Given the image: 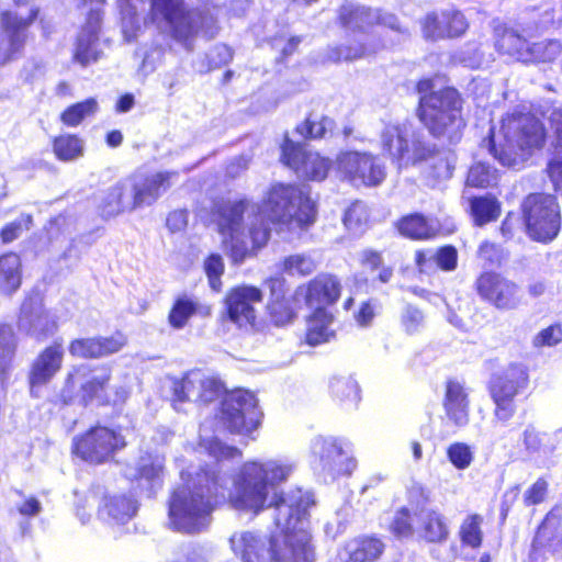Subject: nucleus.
Returning a JSON list of instances; mask_svg holds the SVG:
<instances>
[{
	"instance_id": "nucleus-1",
	"label": "nucleus",
	"mask_w": 562,
	"mask_h": 562,
	"mask_svg": "<svg viewBox=\"0 0 562 562\" xmlns=\"http://www.w3.org/2000/svg\"><path fill=\"white\" fill-rule=\"evenodd\" d=\"M216 212L223 250L237 265L267 245L270 228L266 218L294 229L311 225L316 216L314 201L300 188L283 183L269 189L262 206L243 199L217 205Z\"/></svg>"
},
{
	"instance_id": "nucleus-2",
	"label": "nucleus",
	"mask_w": 562,
	"mask_h": 562,
	"mask_svg": "<svg viewBox=\"0 0 562 562\" xmlns=\"http://www.w3.org/2000/svg\"><path fill=\"white\" fill-rule=\"evenodd\" d=\"M276 505L277 529L269 539L270 562H315V548L308 530L313 494H271Z\"/></svg>"
},
{
	"instance_id": "nucleus-3",
	"label": "nucleus",
	"mask_w": 562,
	"mask_h": 562,
	"mask_svg": "<svg viewBox=\"0 0 562 562\" xmlns=\"http://www.w3.org/2000/svg\"><path fill=\"white\" fill-rule=\"evenodd\" d=\"M542 122L531 113L513 112L502 119L497 133L492 132L490 151L503 165L519 168L546 142Z\"/></svg>"
},
{
	"instance_id": "nucleus-4",
	"label": "nucleus",
	"mask_w": 562,
	"mask_h": 562,
	"mask_svg": "<svg viewBox=\"0 0 562 562\" xmlns=\"http://www.w3.org/2000/svg\"><path fill=\"white\" fill-rule=\"evenodd\" d=\"M417 88L423 93L419 100L420 121L435 137L446 138L449 143L459 142L465 124L458 91L453 88L434 90L432 79L420 80Z\"/></svg>"
},
{
	"instance_id": "nucleus-5",
	"label": "nucleus",
	"mask_w": 562,
	"mask_h": 562,
	"mask_svg": "<svg viewBox=\"0 0 562 562\" xmlns=\"http://www.w3.org/2000/svg\"><path fill=\"white\" fill-rule=\"evenodd\" d=\"M153 20L164 29L171 37L191 49L194 36L201 34L205 37H214L217 32L216 18L209 7L186 10L182 0H151Z\"/></svg>"
},
{
	"instance_id": "nucleus-6",
	"label": "nucleus",
	"mask_w": 562,
	"mask_h": 562,
	"mask_svg": "<svg viewBox=\"0 0 562 562\" xmlns=\"http://www.w3.org/2000/svg\"><path fill=\"white\" fill-rule=\"evenodd\" d=\"M423 138V133L417 132L407 120L383 122L380 133L382 148L400 167L432 157L435 148Z\"/></svg>"
},
{
	"instance_id": "nucleus-7",
	"label": "nucleus",
	"mask_w": 562,
	"mask_h": 562,
	"mask_svg": "<svg viewBox=\"0 0 562 562\" xmlns=\"http://www.w3.org/2000/svg\"><path fill=\"white\" fill-rule=\"evenodd\" d=\"M350 447V442L341 437L316 436L311 440V463L325 475V482L348 476L355 471L357 460Z\"/></svg>"
},
{
	"instance_id": "nucleus-8",
	"label": "nucleus",
	"mask_w": 562,
	"mask_h": 562,
	"mask_svg": "<svg viewBox=\"0 0 562 562\" xmlns=\"http://www.w3.org/2000/svg\"><path fill=\"white\" fill-rule=\"evenodd\" d=\"M528 235L537 241L553 240L561 227V214L557 199L551 194L528 195L522 203Z\"/></svg>"
},
{
	"instance_id": "nucleus-9",
	"label": "nucleus",
	"mask_w": 562,
	"mask_h": 562,
	"mask_svg": "<svg viewBox=\"0 0 562 562\" xmlns=\"http://www.w3.org/2000/svg\"><path fill=\"white\" fill-rule=\"evenodd\" d=\"M212 496L213 494H172L168 503V526L186 533L205 528L213 510Z\"/></svg>"
},
{
	"instance_id": "nucleus-10",
	"label": "nucleus",
	"mask_w": 562,
	"mask_h": 562,
	"mask_svg": "<svg viewBox=\"0 0 562 562\" xmlns=\"http://www.w3.org/2000/svg\"><path fill=\"white\" fill-rule=\"evenodd\" d=\"M262 413L254 393L236 390L222 402V419L231 432L250 435L261 420Z\"/></svg>"
},
{
	"instance_id": "nucleus-11",
	"label": "nucleus",
	"mask_w": 562,
	"mask_h": 562,
	"mask_svg": "<svg viewBox=\"0 0 562 562\" xmlns=\"http://www.w3.org/2000/svg\"><path fill=\"white\" fill-rule=\"evenodd\" d=\"M338 176L353 187H376L385 178V167L378 156L361 151H346L336 160Z\"/></svg>"
},
{
	"instance_id": "nucleus-12",
	"label": "nucleus",
	"mask_w": 562,
	"mask_h": 562,
	"mask_svg": "<svg viewBox=\"0 0 562 562\" xmlns=\"http://www.w3.org/2000/svg\"><path fill=\"white\" fill-rule=\"evenodd\" d=\"M125 447L121 434L108 427H93L85 435L75 437L72 451L86 462L100 464L110 460L114 453Z\"/></svg>"
},
{
	"instance_id": "nucleus-13",
	"label": "nucleus",
	"mask_w": 562,
	"mask_h": 562,
	"mask_svg": "<svg viewBox=\"0 0 562 562\" xmlns=\"http://www.w3.org/2000/svg\"><path fill=\"white\" fill-rule=\"evenodd\" d=\"M37 13V9L31 8L27 15L20 11H3L0 14V66L12 60L23 48L26 31Z\"/></svg>"
},
{
	"instance_id": "nucleus-14",
	"label": "nucleus",
	"mask_w": 562,
	"mask_h": 562,
	"mask_svg": "<svg viewBox=\"0 0 562 562\" xmlns=\"http://www.w3.org/2000/svg\"><path fill=\"white\" fill-rule=\"evenodd\" d=\"M263 299L262 291L254 285L232 288L225 296L228 319L239 328L249 330L257 325V305Z\"/></svg>"
},
{
	"instance_id": "nucleus-15",
	"label": "nucleus",
	"mask_w": 562,
	"mask_h": 562,
	"mask_svg": "<svg viewBox=\"0 0 562 562\" xmlns=\"http://www.w3.org/2000/svg\"><path fill=\"white\" fill-rule=\"evenodd\" d=\"M282 161L301 178L322 181L327 177L330 162L318 153L307 150L300 144L285 139L282 145Z\"/></svg>"
},
{
	"instance_id": "nucleus-16",
	"label": "nucleus",
	"mask_w": 562,
	"mask_h": 562,
	"mask_svg": "<svg viewBox=\"0 0 562 562\" xmlns=\"http://www.w3.org/2000/svg\"><path fill=\"white\" fill-rule=\"evenodd\" d=\"M220 394V382L200 370L191 371L183 379L173 383V395L179 402L209 403L214 401Z\"/></svg>"
},
{
	"instance_id": "nucleus-17",
	"label": "nucleus",
	"mask_w": 562,
	"mask_h": 562,
	"mask_svg": "<svg viewBox=\"0 0 562 562\" xmlns=\"http://www.w3.org/2000/svg\"><path fill=\"white\" fill-rule=\"evenodd\" d=\"M479 294L497 308L512 310L519 305L521 294L512 281L495 273H483L476 282Z\"/></svg>"
},
{
	"instance_id": "nucleus-18",
	"label": "nucleus",
	"mask_w": 562,
	"mask_h": 562,
	"mask_svg": "<svg viewBox=\"0 0 562 562\" xmlns=\"http://www.w3.org/2000/svg\"><path fill=\"white\" fill-rule=\"evenodd\" d=\"M172 176V172H137L127 178L134 209L154 204L169 189Z\"/></svg>"
},
{
	"instance_id": "nucleus-19",
	"label": "nucleus",
	"mask_w": 562,
	"mask_h": 562,
	"mask_svg": "<svg viewBox=\"0 0 562 562\" xmlns=\"http://www.w3.org/2000/svg\"><path fill=\"white\" fill-rule=\"evenodd\" d=\"M341 294L339 280L331 274H318L313 280L296 288L295 299L303 300L310 307H325L335 304Z\"/></svg>"
},
{
	"instance_id": "nucleus-20",
	"label": "nucleus",
	"mask_w": 562,
	"mask_h": 562,
	"mask_svg": "<svg viewBox=\"0 0 562 562\" xmlns=\"http://www.w3.org/2000/svg\"><path fill=\"white\" fill-rule=\"evenodd\" d=\"M468 26L465 16L454 9L429 13L422 22L424 36L429 40L461 36Z\"/></svg>"
},
{
	"instance_id": "nucleus-21",
	"label": "nucleus",
	"mask_w": 562,
	"mask_h": 562,
	"mask_svg": "<svg viewBox=\"0 0 562 562\" xmlns=\"http://www.w3.org/2000/svg\"><path fill=\"white\" fill-rule=\"evenodd\" d=\"M20 328L36 339H44L56 329V322L38 296L26 299L21 307Z\"/></svg>"
},
{
	"instance_id": "nucleus-22",
	"label": "nucleus",
	"mask_w": 562,
	"mask_h": 562,
	"mask_svg": "<svg viewBox=\"0 0 562 562\" xmlns=\"http://www.w3.org/2000/svg\"><path fill=\"white\" fill-rule=\"evenodd\" d=\"M86 367L76 368L74 373H69L67 378V386L75 389L80 384L82 397L85 401L97 400L102 404H110L111 395L106 385L110 380V372L106 369L91 372L88 376Z\"/></svg>"
},
{
	"instance_id": "nucleus-23",
	"label": "nucleus",
	"mask_w": 562,
	"mask_h": 562,
	"mask_svg": "<svg viewBox=\"0 0 562 562\" xmlns=\"http://www.w3.org/2000/svg\"><path fill=\"white\" fill-rule=\"evenodd\" d=\"M101 19L100 10L91 9L87 24L77 37L74 48V60L83 67L95 63L101 56L102 52L98 36Z\"/></svg>"
},
{
	"instance_id": "nucleus-24",
	"label": "nucleus",
	"mask_w": 562,
	"mask_h": 562,
	"mask_svg": "<svg viewBox=\"0 0 562 562\" xmlns=\"http://www.w3.org/2000/svg\"><path fill=\"white\" fill-rule=\"evenodd\" d=\"M528 384V373L524 366L512 363L494 373L490 381V395L515 398Z\"/></svg>"
},
{
	"instance_id": "nucleus-25",
	"label": "nucleus",
	"mask_w": 562,
	"mask_h": 562,
	"mask_svg": "<svg viewBox=\"0 0 562 562\" xmlns=\"http://www.w3.org/2000/svg\"><path fill=\"white\" fill-rule=\"evenodd\" d=\"M340 20L349 29L364 30L367 26L379 24L391 30H398L396 16L390 13H382L378 9L355 8L351 4H345L340 10Z\"/></svg>"
},
{
	"instance_id": "nucleus-26",
	"label": "nucleus",
	"mask_w": 562,
	"mask_h": 562,
	"mask_svg": "<svg viewBox=\"0 0 562 562\" xmlns=\"http://www.w3.org/2000/svg\"><path fill=\"white\" fill-rule=\"evenodd\" d=\"M64 359V349L60 344L55 342L46 347L33 361L29 380L31 390L49 382L60 370Z\"/></svg>"
},
{
	"instance_id": "nucleus-27",
	"label": "nucleus",
	"mask_w": 562,
	"mask_h": 562,
	"mask_svg": "<svg viewBox=\"0 0 562 562\" xmlns=\"http://www.w3.org/2000/svg\"><path fill=\"white\" fill-rule=\"evenodd\" d=\"M125 345L124 335L116 333L111 337L76 339L71 341L69 352L80 358H99L115 353Z\"/></svg>"
},
{
	"instance_id": "nucleus-28",
	"label": "nucleus",
	"mask_w": 562,
	"mask_h": 562,
	"mask_svg": "<svg viewBox=\"0 0 562 562\" xmlns=\"http://www.w3.org/2000/svg\"><path fill=\"white\" fill-rule=\"evenodd\" d=\"M417 519L416 538L428 543H442L449 535L446 517L436 509L423 507L415 512Z\"/></svg>"
},
{
	"instance_id": "nucleus-29",
	"label": "nucleus",
	"mask_w": 562,
	"mask_h": 562,
	"mask_svg": "<svg viewBox=\"0 0 562 562\" xmlns=\"http://www.w3.org/2000/svg\"><path fill=\"white\" fill-rule=\"evenodd\" d=\"M137 509L138 502L133 494H104L99 516L110 524L123 525L136 515Z\"/></svg>"
},
{
	"instance_id": "nucleus-30",
	"label": "nucleus",
	"mask_w": 562,
	"mask_h": 562,
	"mask_svg": "<svg viewBox=\"0 0 562 562\" xmlns=\"http://www.w3.org/2000/svg\"><path fill=\"white\" fill-rule=\"evenodd\" d=\"M234 554L241 562H270L267 543L255 532L236 531L229 539Z\"/></svg>"
},
{
	"instance_id": "nucleus-31",
	"label": "nucleus",
	"mask_w": 562,
	"mask_h": 562,
	"mask_svg": "<svg viewBox=\"0 0 562 562\" xmlns=\"http://www.w3.org/2000/svg\"><path fill=\"white\" fill-rule=\"evenodd\" d=\"M443 406L448 419L456 427L460 428L469 423L468 393L461 382L456 380L447 382Z\"/></svg>"
},
{
	"instance_id": "nucleus-32",
	"label": "nucleus",
	"mask_w": 562,
	"mask_h": 562,
	"mask_svg": "<svg viewBox=\"0 0 562 562\" xmlns=\"http://www.w3.org/2000/svg\"><path fill=\"white\" fill-rule=\"evenodd\" d=\"M336 337L334 315L325 307H317L306 321L305 340L310 346L331 341Z\"/></svg>"
},
{
	"instance_id": "nucleus-33",
	"label": "nucleus",
	"mask_w": 562,
	"mask_h": 562,
	"mask_svg": "<svg viewBox=\"0 0 562 562\" xmlns=\"http://www.w3.org/2000/svg\"><path fill=\"white\" fill-rule=\"evenodd\" d=\"M132 203L131 186L124 179L102 194L99 209L103 217H112L126 210H135Z\"/></svg>"
},
{
	"instance_id": "nucleus-34",
	"label": "nucleus",
	"mask_w": 562,
	"mask_h": 562,
	"mask_svg": "<svg viewBox=\"0 0 562 562\" xmlns=\"http://www.w3.org/2000/svg\"><path fill=\"white\" fill-rule=\"evenodd\" d=\"M329 394L344 409H356L360 402V387L351 375H333L328 382Z\"/></svg>"
},
{
	"instance_id": "nucleus-35",
	"label": "nucleus",
	"mask_w": 562,
	"mask_h": 562,
	"mask_svg": "<svg viewBox=\"0 0 562 562\" xmlns=\"http://www.w3.org/2000/svg\"><path fill=\"white\" fill-rule=\"evenodd\" d=\"M495 32V47L503 54L516 58L517 60L529 63L530 54L528 53L529 44L524 37L512 29L504 26H496Z\"/></svg>"
},
{
	"instance_id": "nucleus-36",
	"label": "nucleus",
	"mask_w": 562,
	"mask_h": 562,
	"mask_svg": "<svg viewBox=\"0 0 562 562\" xmlns=\"http://www.w3.org/2000/svg\"><path fill=\"white\" fill-rule=\"evenodd\" d=\"M265 461L245 462L234 476L233 484L241 492H262L267 488Z\"/></svg>"
},
{
	"instance_id": "nucleus-37",
	"label": "nucleus",
	"mask_w": 562,
	"mask_h": 562,
	"mask_svg": "<svg viewBox=\"0 0 562 562\" xmlns=\"http://www.w3.org/2000/svg\"><path fill=\"white\" fill-rule=\"evenodd\" d=\"M181 480L188 492L203 491L212 492L218 488H227L226 479L215 469L201 470L192 476L190 471L181 472Z\"/></svg>"
},
{
	"instance_id": "nucleus-38",
	"label": "nucleus",
	"mask_w": 562,
	"mask_h": 562,
	"mask_svg": "<svg viewBox=\"0 0 562 562\" xmlns=\"http://www.w3.org/2000/svg\"><path fill=\"white\" fill-rule=\"evenodd\" d=\"M271 494H229V505L239 515L254 517L266 508H273L271 504Z\"/></svg>"
},
{
	"instance_id": "nucleus-39",
	"label": "nucleus",
	"mask_w": 562,
	"mask_h": 562,
	"mask_svg": "<svg viewBox=\"0 0 562 562\" xmlns=\"http://www.w3.org/2000/svg\"><path fill=\"white\" fill-rule=\"evenodd\" d=\"M384 543L373 537L356 539L349 546V555L346 562H381Z\"/></svg>"
},
{
	"instance_id": "nucleus-40",
	"label": "nucleus",
	"mask_w": 562,
	"mask_h": 562,
	"mask_svg": "<svg viewBox=\"0 0 562 562\" xmlns=\"http://www.w3.org/2000/svg\"><path fill=\"white\" fill-rule=\"evenodd\" d=\"M21 285V259L10 252L0 257V290L11 294Z\"/></svg>"
},
{
	"instance_id": "nucleus-41",
	"label": "nucleus",
	"mask_w": 562,
	"mask_h": 562,
	"mask_svg": "<svg viewBox=\"0 0 562 562\" xmlns=\"http://www.w3.org/2000/svg\"><path fill=\"white\" fill-rule=\"evenodd\" d=\"M437 229L432 220H426L419 214L406 216L398 224L400 233L413 239L430 238L436 235Z\"/></svg>"
},
{
	"instance_id": "nucleus-42",
	"label": "nucleus",
	"mask_w": 562,
	"mask_h": 562,
	"mask_svg": "<svg viewBox=\"0 0 562 562\" xmlns=\"http://www.w3.org/2000/svg\"><path fill=\"white\" fill-rule=\"evenodd\" d=\"M16 339L10 325H0V382L4 383L11 373Z\"/></svg>"
},
{
	"instance_id": "nucleus-43",
	"label": "nucleus",
	"mask_w": 562,
	"mask_h": 562,
	"mask_svg": "<svg viewBox=\"0 0 562 562\" xmlns=\"http://www.w3.org/2000/svg\"><path fill=\"white\" fill-rule=\"evenodd\" d=\"M267 488H276L286 482L295 470V463L288 459L265 460Z\"/></svg>"
},
{
	"instance_id": "nucleus-44",
	"label": "nucleus",
	"mask_w": 562,
	"mask_h": 562,
	"mask_svg": "<svg viewBox=\"0 0 562 562\" xmlns=\"http://www.w3.org/2000/svg\"><path fill=\"white\" fill-rule=\"evenodd\" d=\"M501 206L495 198L486 195L471 200V214L479 226L497 220Z\"/></svg>"
},
{
	"instance_id": "nucleus-45",
	"label": "nucleus",
	"mask_w": 562,
	"mask_h": 562,
	"mask_svg": "<svg viewBox=\"0 0 562 562\" xmlns=\"http://www.w3.org/2000/svg\"><path fill=\"white\" fill-rule=\"evenodd\" d=\"M201 431L204 430L202 429ZM199 451L201 453H207L210 457L214 458L217 461L239 459L241 457V451L239 449L226 446L223 442H221L217 438L206 436L203 432H201L200 435Z\"/></svg>"
},
{
	"instance_id": "nucleus-46",
	"label": "nucleus",
	"mask_w": 562,
	"mask_h": 562,
	"mask_svg": "<svg viewBox=\"0 0 562 562\" xmlns=\"http://www.w3.org/2000/svg\"><path fill=\"white\" fill-rule=\"evenodd\" d=\"M164 462L165 460L160 454L143 456L137 464V475H128L145 480L154 487L164 475Z\"/></svg>"
},
{
	"instance_id": "nucleus-47",
	"label": "nucleus",
	"mask_w": 562,
	"mask_h": 562,
	"mask_svg": "<svg viewBox=\"0 0 562 562\" xmlns=\"http://www.w3.org/2000/svg\"><path fill=\"white\" fill-rule=\"evenodd\" d=\"M99 109L98 102L93 98H89L82 102L68 106L61 114L60 121L69 126H78L85 119L92 116Z\"/></svg>"
},
{
	"instance_id": "nucleus-48",
	"label": "nucleus",
	"mask_w": 562,
	"mask_h": 562,
	"mask_svg": "<svg viewBox=\"0 0 562 562\" xmlns=\"http://www.w3.org/2000/svg\"><path fill=\"white\" fill-rule=\"evenodd\" d=\"M317 268L315 259L308 254H294L286 256L282 261V270L292 277H306Z\"/></svg>"
},
{
	"instance_id": "nucleus-49",
	"label": "nucleus",
	"mask_w": 562,
	"mask_h": 562,
	"mask_svg": "<svg viewBox=\"0 0 562 562\" xmlns=\"http://www.w3.org/2000/svg\"><path fill=\"white\" fill-rule=\"evenodd\" d=\"M196 308L198 303L193 299L187 295L178 297L168 316L170 326L176 329L183 328Z\"/></svg>"
},
{
	"instance_id": "nucleus-50",
	"label": "nucleus",
	"mask_w": 562,
	"mask_h": 562,
	"mask_svg": "<svg viewBox=\"0 0 562 562\" xmlns=\"http://www.w3.org/2000/svg\"><path fill=\"white\" fill-rule=\"evenodd\" d=\"M53 148L58 159L69 161L82 156L83 142L75 135H61L55 138Z\"/></svg>"
},
{
	"instance_id": "nucleus-51",
	"label": "nucleus",
	"mask_w": 562,
	"mask_h": 562,
	"mask_svg": "<svg viewBox=\"0 0 562 562\" xmlns=\"http://www.w3.org/2000/svg\"><path fill=\"white\" fill-rule=\"evenodd\" d=\"M529 61L550 63L562 53V43L559 40H546L528 46Z\"/></svg>"
},
{
	"instance_id": "nucleus-52",
	"label": "nucleus",
	"mask_w": 562,
	"mask_h": 562,
	"mask_svg": "<svg viewBox=\"0 0 562 562\" xmlns=\"http://www.w3.org/2000/svg\"><path fill=\"white\" fill-rule=\"evenodd\" d=\"M390 529L397 538L408 539L416 537L417 519L415 513L411 514L407 508H401L396 512Z\"/></svg>"
},
{
	"instance_id": "nucleus-53",
	"label": "nucleus",
	"mask_w": 562,
	"mask_h": 562,
	"mask_svg": "<svg viewBox=\"0 0 562 562\" xmlns=\"http://www.w3.org/2000/svg\"><path fill=\"white\" fill-rule=\"evenodd\" d=\"M483 518L480 515H469L461 524L459 536L461 542L471 548H479L482 543V525Z\"/></svg>"
},
{
	"instance_id": "nucleus-54",
	"label": "nucleus",
	"mask_w": 562,
	"mask_h": 562,
	"mask_svg": "<svg viewBox=\"0 0 562 562\" xmlns=\"http://www.w3.org/2000/svg\"><path fill=\"white\" fill-rule=\"evenodd\" d=\"M497 170L490 165L477 162L473 165L468 173L467 183L470 187L486 188L497 182Z\"/></svg>"
},
{
	"instance_id": "nucleus-55",
	"label": "nucleus",
	"mask_w": 562,
	"mask_h": 562,
	"mask_svg": "<svg viewBox=\"0 0 562 562\" xmlns=\"http://www.w3.org/2000/svg\"><path fill=\"white\" fill-rule=\"evenodd\" d=\"M334 127V122L329 117H313L310 116L306 121L299 125L296 131L304 137L310 138H324L327 134H330Z\"/></svg>"
},
{
	"instance_id": "nucleus-56",
	"label": "nucleus",
	"mask_w": 562,
	"mask_h": 562,
	"mask_svg": "<svg viewBox=\"0 0 562 562\" xmlns=\"http://www.w3.org/2000/svg\"><path fill=\"white\" fill-rule=\"evenodd\" d=\"M360 262L364 270L378 272V279L382 283H386L393 276V270L383 265L382 257L379 252L367 249L360 254Z\"/></svg>"
},
{
	"instance_id": "nucleus-57",
	"label": "nucleus",
	"mask_w": 562,
	"mask_h": 562,
	"mask_svg": "<svg viewBox=\"0 0 562 562\" xmlns=\"http://www.w3.org/2000/svg\"><path fill=\"white\" fill-rule=\"evenodd\" d=\"M447 458L456 469L465 470L474 460V451L465 442H453L447 448Z\"/></svg>"
},
{
	"instance_id": "nucleus-58",
	"label": "nucleus",
	"mask_w": 562,
	"mask_h": 562,
	"mask_svg": "<svg viewBox=\"0 0 562 562\" xmlns=\"http://www.w3.org/2000/svg\"><path fill=\"white\" fill-rule=\"evenodd\" d=\"M369 220L368 207L362 202L352 203L344 216V224L350 232L360 233Z\"/></svg>"
},
{
	"instance_id": "nucleus-59",
	"label": "nucleus",
	"mask_w": 562,
	"mask_h": 562,
	"mask_svg": "<svg viewBox=\"0 0 562 562\" xmlns=\"http://www.w3.org/2000/svg\"><path fill=\"white\" fill-rule=\"evenodd\" d=\"M204 270L212 290L218 292L222 289L221 277L224 273V262L220 255L212 254L204 261Z\"/></svg>"
},
{
	"instance_id": "nucleus-60",
	"label": "nucleus",
	"mask_w": 562,
	"mask_h": 562,
	"mask_svg": "<svg viewBox=\"0 0 562 562\" xmlns=\"http://www.w3.org/2000/svg\"><path fill=\"white\" fill-rule=\"evenodd\" d=\"M401 325L407 334L419 331L424 326L423 312L413 305H406L401 313Z\"/></svg>"
},
{
	"instance_id": "nucleus-61",
	"label": "nucleus",
	"mask_w": 562,
	"mask_h": 562,
	"mask_svg": "<svg viewBox=\"0 0 562 562\" xmlns=\"http://www.w3.org/2000/svg\"><path fill=\"white\" fill-rule=\"evenodd\" d=\"M494 403V420L499 424H506L509 422L516 413L515 398L512 397H499L491 396Z\"/></svg>"
},
{
	"instance_id": "nucleus-62",
	"label": "nucleus",
	"mask_w": 562,
	"mask_h": 562,
	"mask_svg": "<svg viewBox=\"0 0 562 562\" xmlns=\"http://www.w3.org/2000/svg\"><path fill=\"white\" fill-rule=\"evenodd\" d=\"M31 224H32L31 215H25V214L21 215L18 220L9 223L8 225H5L2 228V231L0 233L2 241L4 244L13 241L21 235V233L24 229H29Z\"/></svg>"
},
{
	"instance_id": "nucleus-63",
	"label": "nucleus",
	"mask_w": 562,
	"mask_h": 562,
	"mask_svg": "<svg viewBox=\"0 0 562 562\" xmlns=\"http://www.w3.org/2000/svg\"><path fill=\"white\" fill-rule=\"evenodd\" d=\"M268 308L272 321L278 326L290 323L294 317V312L284 300H272Z\"/></svg>"
},
{
	"instance_id": "nucleus-64",
	"label": "nucleus",
	"mask_w": 562,
	"mask_h": 562,
	"mask_svg": "<svg viewBox=\"0 0 562 562\" xmlns=\"http://www.w3.org/2000/svg\"><path fill=\"white\" fill-rule=\"evenodd\" d=\"M562 341V326L552 325L542 329L533 338L535 347H553Z\"/></svg>"
}]
</instances>
